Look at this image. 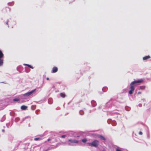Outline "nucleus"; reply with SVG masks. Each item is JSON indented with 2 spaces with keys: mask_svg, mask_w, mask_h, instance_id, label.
Masks as SVG:
<instances>
[{
  "mask_svg": "<svg viewBox=\"0 0 151 151\" xmlns=\"http://www.w3.org/2000/svg\"><path fill=\"white\" fill-rule=\"evenodd\" d=\"M143 81V80L141 79L137 81H134L132 82L130 84V90L129 91V93L130 94H132L133 93V91L134 90V87L135 86H137V83H141Z\"/></svg>",
  "mask_w": 151,
  "mask_h": 151,
  "instance_id": "obj_1",
  "label": "nucleus"
},
{
  "mask_svg": "<svg viewBox=\"0 0 151 151\" xmlns=\"http://www.w3.org/2000/svg\"><path fill=\"white\" fill-rule=\"evenodd\" d=\"M99 142L97 140H95L93 141L91 143H88V145L91 147H96L99 145Z\"/></svg>",
  "mask_w": 151,
  "mask_h": 151,
  "instance_id": "obj_2",
  "label": "nucleus"
},
{
  "mask_svg": "<svg viewBox=\"0 0 151 151\" xmlns=\"http://www.w3.org/2000/svg\"><path fill=\"white\" fill-rule=\"evenodd\" d=\"M36 89H34L30 92H27L23 94V96H28L31 95L32 93H33L35 91Z\"/></svg>",
  "mask_w": 151,
  "mask_h": 151,
  "instance_id": "obj_3",
  "label": "nucleus"
},
{
  "mask_svg": "<svg viewBox=\"0 0 151 151\" xmlns=\"http://www.w3.org/2000/svg\"><path fill=\"white\" fill-rule=\"evenodd\" d=\"M58 70V68L56 67H54L52 69V73H55Z\"/></svg>",
  "mask_w": 151,
  "mask_h": 151,
  "instance_id": "obj_4",
  "label": "nucleus"
},
{
  "mask_svg": "<svg viewBox=\"0 0 151 151\" xmlns=\"http://www.w3.org/2000/svg\"><path fill=\"white\" fill-rule=\"evenodd\" d=\"M68 141L71 142L72 143H78V141L77 140H72L71 139H70L68 140Z\"/></svg>",
  "mask_w": 151,
  "mask_h": 151,
  "instance_id": "obj_5",
  "label": "nucleus"
},
{
  "mask_svg": "<svg viewBox=\"0 0 151 151\" xmlns=\"http://www.w3.org/2000/svg\"><path fill=\"white\" fill-rule=\"evenodd\" d=\"M3 58H0V66L2 65L3 64Z\"/></svg>",
  "mask_w": 151,
  "mask_h": 151,
  "instance_id": "obj_6",
  "label": "nucleus"
},
{
  "mask_svg": "<svg viewBox=\"0 0 151 151\" xmlns=\"http://www.w3.org/2000/svg\"><path fill=\"white\" fill-rule=\"evenodd\" d=\"M27 108V106L24 105L22 106L21 107V109L22 110H25Z\"/></svg>",
  "mask_w": 151,
  "mask_h": 151,
  "instance_id": "obj_7",
  "label": "nucleus"
},
{
  "mask_svg": "<svg viewBox=\"0 0 151 151\" xmlns=\"http://www.w3.org/2000/svg\"><path fill=\"white\" fill-rule=\"evenodd\" d=\"M150 58V57L149 55H148L144 57L143 59L144 60H146Z\"/></svg>",
  "mask_w": 151,
  "mask_h": 151,
  "instance_id": "obj_8",
  "label": "nucleus"
},
{
  "mask_svg": "<svg viewBox=\"0 0 151 151\" xmlns=\"http://www.w3.org/2000/svg\"><path fill=\"white\" fill-rule=\"evenodd\" d=\"M4 54L1 50H0V58H3Z\"/></svg>",
  "mask_w": 151,
  "mask_h": 151,
  "instance_id": "obj_9",
  "label": "nucleus"
},
{
  "mask_svg": "<svg viewBox=\"0 0 151 151\" xmlns=\"http://www.w3.org/2000/svg\"><path fill=\"white\" fill-rule=\"evenodd\" d=\"M60 96L63 98H65L66 96V95L63 93H60Z\"/></svg>",
  "mask_w": 151,
  "mask_h": 151,
  "instance_id": "obj_10",
  "label": "nucleus"
},
{
  "mask_svg": "<svg viewBox=\"0 0 151 151\" xmlns=\"http://www.w3.org/2000/svg\"><path fill=\"white\" fill-rule=\"evenodd\" d=\"M99 137L100 138H101L102 140H105L106 139L105 138H104L103 136H101V135H99Z\"/></svg>",
  "mask_w": 151,
  "mask_h": 151,
  "instance_id": "obj_11",
  "label": "nucleus"
},
{
  "mask_svg": "<svg viewBox=\"0 0 151 151\" xmlns=\"http://www.w3.org/2000/svg\"><path fill=\"white\" fill-rule=\"evenodd\" d=\"M24 65H25L27 66L28 67H29V68H30L32 69L33 68V67L30 65L27 64H24Z\"/></svg>",
  "mask_w": 151,
  "mask_h": 151,
  "instance_id": "obj_12",
  "label": "nucleus"
},
{
  "mask_svg": "<svg viewBox=\"0 0 151 151\" xmlns=\"http://www.w3.org/2000/svg\"><path fill=\"white\" fill-rule=\"evenodd\" d=\"M87 141V139L85 138V139H82V141L83 142H86Z\"/></svg>",
  "mask_w": 151,
  "mask_h": 151,
  "instance_id": "obj_13",
  "label": "nucleus"
},
{
  "mask_svg": "<svg viewBox=\"0 0 151 151\" xmlns=\"http://www.w3.org/2000/svg\"><path fill=\"white\" fill-rule=\"evenodd\" d=\"M19 99L16 98L14 99H13V101H19Z\"/></svg>",
  "mask_w": 151,
  "mask_h": 151,
  "instance_id": "obj_14",
  "label": "nucleus"
},
{
  "mask_svg": "<svg viewBox=\"0 0 151 151\" xmlns=\"http://www.w3.org/2000/svg\"><path fill=\"white\" fill-rule=\"evenodd\" d=\"M40 139V138L39 137H37L35 138L34 139L35 141H37L38 140Z\"/></svg>",
  "mask_w": 151,
  "mask_h": 151,
  "instance_id": "obj_15",
  "label": "nucleus"
},
{
  "mask_svg": "<svg viewBox=\"0 0 151 151\" xmlns=\"http://www.w3.org/2000/svg\"><path fill=\"white\" fill-rule=\"evenodd\" d=\"M66 135H62L61 136V137L63 138H64L66 137Z\"/></svg>",
  "mask_w": 151,
  "mask_h": 151,
  "instance_id": "obj_16",
  "label": "nucleus"
},
{
  "mask_svg": "<svg viewBox=\"0 0 151 151\" xmlns=\"http://www.w3.org/2000/svg\"><path fill=\"white\" fill-rule=\"evenodd\" d=\"M139 134L140 135H142V132H139Z\"/></svg>",
  "mask_w": 151,
  "mask_h": 151,
  "instance_id": "obj_17",
  "label": "nucleus"
},
{
  "mask_svg": "<svg viewBox=\"0 0 151 151\" xmlns=\"http://www.w3.org/2000/svg\"><path fill=\"white\" fill-rule=\"evenodd\" d=\"M51 140V139H48L47 140V141L48 142H49V141H50Z\"/></svg>",
  "mask_w": 151,
  "mask_h": 151,
  "instance_id": "obj_18",
  "label": "nucleus"
},
{
  "mask_svg": "<svg viewBox=\"0 0 151 151\" xmlns=\"http://www.w3.org/2000/svg\"><path fill=\"white\" fill-rule=\"evenodd\" d=\"M141 93V92H138V94H140Z\"/></svg>",
  "mask_w": 151,
  "mask_h": 151,
  "instance_id": "obj_19",
  "label": "nucleus"
},
{
  "mask_svg": "<svg viewBox=\"0 0 151 151\" xmlns=\"http://www.w3.org/2000/svg\"><path fill=\"white\" fill-rule=\"evenodd\" d=\"M46 79L47 80H49V78H46Z\"/></svg>",
  "mask_w": 151,
  "mask_h": 151,
  "instance_id": "obj_20",
  "label": "nucleus"
},
{
  "mask_svg": "<svg viewBox=\"0 0 151 151\" xmlns=\"http://www.w3.org/2000/svg\"><path fill=\"white\" fill-rule=\"evenodd\" d=\"M45 151H48V150H47Z\"/></svg>",
  "mask_w": 151,
  "mask_h": 151,
  "instance_id": "obj_21",
  "label": "nucleus"
},
{
  "mask_svg": "<svg viewBox=\"0 0 151 151\" xmlns=\"http://www.w3.org/2000/svg\"><path fill=\"white\" fill-rule=\"evenodd\" d=\"M68 145H70V144H69H69H68Z\"/></svg>",
  "mask_w": 151,
  "mask_h": 151,
  "instance_id": "obj_22",
  "label": "nucleus"
},
{
  "mask_svg": "<svg viewBox=\"0 0 151 151\" xmlns=\"http://www.w3.org/2000/svg\"><path fill=\"white\" fill-rule=\"evenodd\" d=\"M3 131H4V130H3Z\"/></svg>",
  "mask_w": 151,
  "mask_h": 151,
  "instance_id": "obj_23",
  "label": "nucleus"
}]
</instances>
